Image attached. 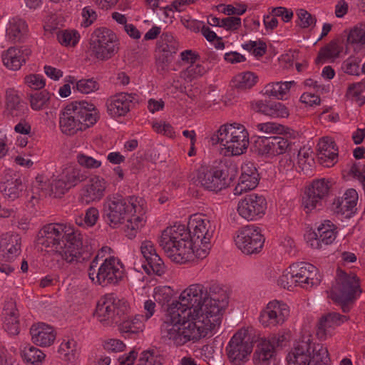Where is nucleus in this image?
I'll return each mask as SVG.
<instances>
[{
	"label": "nucleus",
	"instance_id": "nucleus-35",
	"mask_svg": "<svg viewBox=\"0 0 365 365\" xmlns=\"http://www.w3.org/2000/svg\"><path fill=\"white\" fill-rule=\"evenodd\" d=\"M340 53L341 48L338 45L337 41L333 40L320 49L315 59V63L319 64L326 59L337 58Z\"/></svg>",
	"mask_w": 365,
	"mask_h": 365
},
{
	"label": "nucleus",
	"instance_id": "nucleus-56",
	"mask_svg": "<svg viewBox=\"0 0 365 365\" xmlns=\"http://www.w3.org/2000/svg\"><path fill=\"white\" fill-rule=\"evenodd\" d=\"M25 83L31 88L38 90L45 86V81L42 76L31 74L25 77Z\"/></svg>",
	"mask_w": 365,
	"mask_h": 365
},
{
	"label": "nucleus",
	"instance_id": "nucleus-61",
	"mask_svg": "<svg viewBox=\"0 0 365 365\" xmlns=\"http://www.w3.org/2000/svg\"><path fill=\"white\" fill-rule=\"evenodd\" d=\"M153 128L157 133L163 134L170 138L173 137L175 133L172 125L165 122H163V124L158 122L154 123Z\"/></svg>",
	"mask_w": 365,
	"mask_h": 365
},
{
	"label": "nucleus",
	"instance_id": "nucleus-58",
	"mask_svg": "<svg viewBox=\"0 0 365 365\" xmlns=\"http://www.w3.org/2000/svg\"><path fill=\"white\" fill-rule=\"evenodd\" d=\"M76 342L73 340H68L66 342H63L59 348L58 351L64 354L67 356V360L71 361L75 358V347Z\"/></svg>",
	"mask_w": 365,
	"mask_h": 365
},
{
	"label": "nucleus",
	"instance_id": "nucleus-62",
	"mask_svg": "<svg viewBox=\"0 0 365 365\" xmlns=\"http://www.w3.org/2000/svg\"><path fill=\"white\" fill-rule=\"evenodd\" d=\"M334 205H336L335 212L337 213H341V215L345 214L346 212H350L352 213L354 209H356V207H351L349 202L342 197L338 198L336 201H334Z\"/></svg>",
	"mask_w": 365,
	"mask_h": 365
},
{
	"label": "nucleus",
	"instance_id": "nucleus-22",
	"mask_svg": "<svg viewBox=\"0 0 365 365\" xmlns=\"http://www.w3.org/2000/svg\"><path fill=\"white\" fill-rule=\"evenodd\" d=\"M252 109L272 118H287L289 115L288 108L280 102L257 101L251 103Z\"/></svg>",
	"mask_w": 365,
	"mask_h": 365
},
{
	"label": "nucleus",
	"instance_id": "nucleus-53",
	"mask_svg": "<svg viewBox=\"0 0 365 365\" xmlns=\"http://www.w3.org/2000/svg\"><path fill=\"white\" fill-rule=\"evenodd\" d=\"M159 56L157 58V66L158 70L165 71L168 66L173 61L174 54L176 53H170L165 48H157Z\"/></svg>",
	"mask_w": 365,
	"mask_h": 365
},
{
	"label": "nucleus",
	"instance_id": "nucleus-64",
	"mask_svg": "<svg viewBox=\"0 0 365 365\" xmlns=\"http://www.w3.org/2000/svg\"><path fill=\"white\" fill-rule=\"evenodd\" d=\"M125 345L119 339H110L104 344V349L113 352H119L124 350Z\"/></svg>",
	"mask_w": 365,
	"mask_h": 365
},
{
	"label": "nucleus",
	"instance_id": "nucleus-21",
	"mask_svg": "<svg viewBox=\"0 0 365 365\" xmlns=\"http://www.w3.org/2000/svg\"><path fill=\"white\" fill-rule=\"evenodd\" d=\"M329 192V187L324 179L313 182L312 186L304 192L302 198V206L305 212L309 213L317 207L320 200L325 197Z\"/></svg>",
	"mask_w": 365,
	"mask_h": 365
},
{
	"label": "nucleus",
	"instance_id": "nucleus-32",
	"mask_svg": "<svg viewBox=\"0 0 365 365\" xmlns=\"http://www.w3.org/2000/svg\"><path fill=\"white\" fill-rule=\"evenodd\" d=\"M274 345L269 341H263L259 343L254 353L255 364L260 365H270L274 356Z\"/></svg>",
	"mask_w": 365,
	"mask_h": 365
},
{
	"label": "nucleus",
	"instance_id": "nucleus-60",
	"mask_svg": "<svg viewBox=\"0 0 365 365\" xmlns=\"http://www.w3.org/2000/svg\"><path fill=\"white\" fill-rule=\"evenodd\" d=\"M270 14L276 17H282L284 22L290 21L294 16V13L291 9L282 6L272 8Z\"/></svg>",
	"mask_w": 365,
	"mask_h": 365
},
{
	"label": "nucleus",
	"instance_id": "nucleus-52",
	"mask_svg": "<svg viewBox=\"0 0 365 365\" xmlns=\"http://www.w3.org/2000/svg\"><path fill=\"white\" fill-rule=\"evenodd\" d=\"M173 294V290L170 287H160L155 289L154 299L159 304L164 305L171 300Z\"/></svg>",
	"mask_w": 365,
	"mask_h": 365
},
{
	"label": "nucleus",
	"instance_id": "nucleus-12",
	"mask_svg": "<svg viewBox=\"0 0 365 365\" xmlns=\"http://www.w3.org/2000/svg\"><path fill=\"white\" fill-rule=\"evenodd\" d=\"M136 198L130 197L129 200L122 196L107 199L104 202L103 215L113 227L123 224L132 212H135Z\"/></svg>",
	"mask_w": 365,
	"mask_h": 365
},
{
	"label": "nucleus",
	"instance_id": "nucleus-44",
	"mask_svg": "<svg viewBox=\"0 0 365 365\" xmlns=\"http://www.w3.org/2000/svg\"><path fill=\"white\" fill-rule=\"evenodd\" d=\"M163 357L156 354L155 350H146L141 353L138 365H162Z\"/></svg>",
	"mask_w": 365,
	"mask_h": 365
},
{
	"label": "nucleus",
	"instance_id": "nucleus-10",
	"mask_svg": "<svg viewBox=\"0 0 365 365\" xmlns=\"http://www.w3.org/2000/svg\"><path fill=\"white\" fill-rule=\"evenodd\" d=\"M99 255L100 253L91 262L88 271L89 278L102 287L117 284L123 277V272L115 266V258H107L99 266Z\"/></svg>",
	"mask_w": 365,
	"mask_h": 365
},
{
	"label": "nucleus",
	"instance_id": "nucleus-37",
	"mask_svg": "<svg viewBox=\"0 0 365 365\" xmlns=\"http://www.w3.org/2000/svg\"><path fill=\"white\" fill-rule=\"evenodd\" d=\"M60 175L70 188L86 180V176L80 170L73 167L65 168Z\"/></svg>",
	"mask_w": 365,
	"mask_h": 365
},
{
	"label": "nucleus",
	"instance_id": "nucleus-31",
	"mask_svg": "<svg viewBox=\"0 0 365 365\" xmlns=\"http://www.w3.org/2000/svg\"><path fill=\"white\" fill-rule=\"evenodd\" d=\"M346 319L345 316H342L338 313H329L327 315L322 316L319 319L317 325V335L320 339H325L329 332V329L335 325H339V322L341 319Z\"/></svg>",
	"mask_w": 365,
	"mask_h": 365
},
{
	"label": "nucleus",
	"instance_id": "nucleus-2",
	"mask_svg": "<svg viewBox=\"0 0 365 365\" xmlns=\"http://www.w3.org/2000/svg\"><path fill=\"white\" fill-rule=\"evenodd\" d=\"M36 244L41 251L58 255L68 263L81 262L88 257L83 245V235L63 224L44 225L37 234Z\"/></svg>",
	"mask_w": 365,
	"mask_h": 365
},
{
	"label": "nucleus",
	"instance_id": "nucleus-1",
	"mask_svg": "<svg viewBox=\"0 0 365 365\" xmlns=\"http://www.w3.org/2000/svg\"><path fill=\"white\" fill-rule=\"evenodd\" d=\"M217 300L208 299L205 285H190L180 294L179 301L168 305L166 319L160 328L162 336L177 346L206 337L221 324L222 305L217 304Z\"/></svg>",
	"mask_w": 365,
	"mask_h": 365
},
{
	"label": "nucleus",
	"instance_id": "nucleus-55",
	"mask_svg": "<svg viewBox=\"0 0 365 365\" xmlns=\"http://www.w3.org/2000/svg\"><path fill=\"white\" fill-rule=\"evenodd\" d=\"M241 19L237 16H228L221 19V27L227 31H236L241 26Z\"/></svg>",
	"mask_w": 365,
	"mask_h": 365
},
{
	"label": "nucleus",
	"instance_id": "nucleus-11",
	"mask_svg": "<svg viewBox=\"0 0 365 365\" xmlns=\"http://www.w3.org/2000/svg\"><path fill=\"white\" fill-rule=\"evenodd\" d=\"M254 342V337L247 329H240L233 335L226 347L232 365H242L248 360Z\"/></svg>",
	"mask_w": 365,
	"mask_h": 365
},
{
	"label": "nucleus",
	"instance_id": "nucleus-63",
	"mask_svg": "<svg viewBox=\"0 0 365 365\" xmlns=\"http://www.w3.org/2000/svg\"><path fill=\"white\" fill-rule=\"evenodd\" d=\"M82 16L84 19L83 25L88 27L91 25L97 18V14L94 10L88 6L83 8L82 11Z\"/></svg>",
	"mask_w": 365,
	"mask_h": 365
},
{
	"label": "nucleus",
	"instance_id": "nucleus-46",
	"mask_svg": "<svg viewBox=\"0 0 365 365\" xmlns=\"http://www.w3.org/2000/svg\"><path fill=\"white\" fill-rule=\"evenodd\" d=\"M50 99V94L46 90L36 91L30 95L31 106L34 110H41Z\"/></svg>",
	"mask_w": 365,
	"mask_h": 365
},
{
	"label": "nucleus",
	"instance_id": "nucleus-23",
	"mask_svg": "<svg viewBox=\"0 0 365 365\" xmlns=\"http://www.w3.org/2000/svg\"><path fill=\"white\" fill-rule=\"evenodd\" d=\"M135 93H120L111 98L108 104V112L113 117L125 115L130 110V105L136 97Z\"/></svg>",
	"mask_w": 365,
	"mask_h": 365
},
{
	"label": "nucleus",
	"instance_id": "nucleus-41",
	"mask_svg": "<svg viewBox=\"0 0 365 365\" xmlns=\"http://www.w3.org/2000/svg\"><path fill=\"white\" fill-rule=\"evenodd\" d=\"M207 72V69L200 63L190 65L185 70L180 72V77L187 81L202 76Z\"/></svg>",
	"mask_w": 365,
	"mask_h": 365
},
{
	"label": "nucleus",
	"instance_id": "nucleus-14",
	"mask_svg": "<svg viewBox=\"0 0 365 365\" xmlns=\"http://www.w3.org/2000/svg\"><path fill=\"white\" fill-rule=\"evenodd\" d=\"M359 288V279L355 274L341 270L336 284L331 287L330 297L334 302H353L357 291L361 292Z\"/></svg>",
	"mask_w": 365,
	"mask_h": 365
},
{
	"label": "nucleus",
	"instance_id": "nucleus-4",
	"mask_svg": "<svg viewBox=\"0 0 365 365\" xmlns=\"http://www.w3.org/2000/svg\"><path fill=\"white\" fill-rule=\"evenodd\" d=\"M237 174L235 165L220 161L211 165L200 166L197 170V178L203 188L217 192L230 186Z\"/></svg>",
	"mask_w": 365,
	"mask_h": 365
},
{
	"label": "nucleus",
	"instance_id": "nucleus-28",
	"mask_svg": "<svg viewBox=\"0 0 365 365\" xmlns=\"http://www.w3.org/2000/svg\"><path fill=\"white\" fill-rule=\"evenodd\" d=\"M24 189L21 179L16 175L14 176L5 175L4 181L0 183V190L3 195L14 200L18 198Z\"/></svg>",
	"mask_w": 365,
	"mask_h": 365
},
{
	"label": "nucleus",
	"instance_id": "nucleus-27",
	"mask_svg": "<svg viewBox=\"0 0 365 365\" xmlns=\"http://www.w3.org/2000/svg\"><path fill=\"white\" fill-rule=\"evenodd\" d=\"M30 334L33 342L40 346H50L56 339L53 328L44 323L33 325Z\"/></svg>",
	"mask_w": 365,
	"mask_h": 365
},
{
	"label": "nucleus",
	"instance_id": "nucleus-49",
	"mask_svg": "<svg viewBox=\"0 0 365 365\" xmlns=\"http://www.w3.org/2000/svg\"><path fill=\"white\" fill-rule=\"evenodd\" d=\"M347 42L351 44H365V24L360 27L355 26L352 29L347 36Z\"/></svg>",
	"mask_w": 365,
	"mask_h": 365
},
{
	"label": "nucleus",
	"instance_id": "nucleus-40",
	"mask_svg": "<svg viewBox=\"0 0 365 365\" xmlns=\"http://www.w3.org/2000/svg\"><path fill=\"white\" fill-rule=\"evenodd\" d=\"M297 20L296 24L302 29L311 28L312 29L317 23V18L304 9H299L296 11Z\"/></svg>",
	"mask_w": 365,
	"mask_h": 365
},
{
	"label": "nucleus",
	"instance_id": "nucleus-7",
	"mask_svg": "<svg viewBox=\"0 0 365 365\" xmlns=\"http://www.w3.org/2000/svg\"><path fill=\"white\" fill-rule=\"evenodd\" d=\"M289 365H329L328 350L309 339L298 341L287 356Z\"/></svg>",
	"mask_w": 365,
	"mask_h": 365
},
{
	"label": "nucleus",
	"instance_id": "nucleus-34",
	"mask_svg": "<svg viewBox=\"0 0 365 365\" xmlns=\"http://www.w3.org/2000/svg\"><path fill=\"white\" fill-rule=\"evenodd\" d=\"M257 76L250 71L235 76L231 81V86L237 91H243L252 88L257 83Z\"/></svg>",
	"mask_w": 365,
	"mask_h": 365
},
{
	"label": "nucleus",
	"instance_id": "nucleus-39",
	"mask_svg": "<svg viewBox=\"0 0 365 365\" xmlns=\"http://www.w3.org/2000/svg\"><path fill=\"white\" fill-rule=\"evenodd\" d=\"M145 261L147 264H143V267L148 273L152 272L160 276L165 272V266L164 262L157 253H153L152 257H149Z\"/></svg>",
	"mask_w": 365,
	"mask_h": 365
},
{
	"label": "nucleus",
	"instance_id": "nucleus-8",
	"mask_svg": "<svg viewBox=\"0 0 365 365\" xmlns=\"http://www.w3.org/2000/svg\"><path fill=\"white\" fill-rule=\"evenodd\" d=\"M210 141L213 145L220 143L232 155H239L247 148L248 133L242 125L225 124L211 136Z\"/></svg>",
	"mask_w": 365,
	"mask_h": 365
},
{
	"label": "nucleus",
	"instance_id": "nucleus-45",
	"mask_svg": "<svg viewBox=\"0 0 365 365\" xmlns=\"http://www.w3.org/2000/svg\"><path fill=\"white\" fill-rule=\"evenodd\" d=\"M255 148L258 155H273L271 136H259L255 141Z\"/></svg>",
	"mask_w": 365,
	"mask_h": 365
},
{
	"label": "nucleus",
	"instance_id": "nucleus-17",
	"mask_svg": "<svg viewBox=\"0 0 365 365\" xmlns=\"http://www.w3.org/2000/svg\"><path fill=\"white\" fill-rule=\"evenodd\" d=\"M289 314V309L286 304L270 302L261 312L259 320L264 327L277 326L284 323Z\"/></svg>",
	"mask_w": 365,
	"mask_h": 365
},
{
	"label": "nucleus",
	"instance_id": "nucleus-26",
	"mask_svg": "<svg viewBox=\"0 0 365 365\" xmlns=\"http://www.w3.org/2000/svg\"><path fill=\"white\" fill-rule=\"evenodd\" d=\"M318 159L321 164L326 167L333 166L334 160L338 156V148L336 143L328 137L323 138L317 145Z\"/></svg>",
	"mask_w": 365,
	"mask_h": 365
},
{
	"label": "nucleus",
	"instance_id": "nucleus-47",
	"mask_svg": "<svg viewBox=\"0 0 365 365\" xmlns=\"http://www.w3.org/2000/svg\"><path fill=\"white\" fill-rule=\"evenodd\" d=\"M361 59L356 56H350L341 65V69L349 75L359 76L360 73Z\"/></svg>",
	"mask_w": 365,
	"mask_h": 365
},
{
	"label": "nucleus",
	"instance_id": "nucleus-54",
	"mask_svg": "<svg viewBox=\"0 0 365 365\" xmlns=\"http://www.w3.org/2000/svg\"><path fill=\"white\" fill-rule=\"evenodd\" d=\"M294 273L291 270L290 266L289 270L280 278L279 283L284 288L290 290L294 287L299 286V282Z\"/></svg>",
	"mask_w": 365,
	"mask_h": 365
},
{
	"label": "nucleus",
	"instance_id": "nucleus-43",
	"mask_svg": "<svg viewBox=\"0 0 365 365\" xmlns=\"http://www.w3.org/2000/svg\"><path fill=\"white\" fill-rule=\"evenodd\" d=\"M80 35L76 30H64L58 31L57 38L64 46H75L79 41Z\"/></svg>",
	"mask_w": 365,
	"mask_h": 365
},
{
	"label": "nucleus",
	"instance_id": "nucleus-6",
	"mask_svg": "<svg viewBox=\"0 0 365 365\" xmlns=\"http://www.w3.org/2000/svg\"><path fill=\"white\" fill-rule=\"evenodd\" d=\"M192 240H189L187 247L190 252L187 259L175 261L177 263H185L191 260L193 255L198 259H204L210 250V240L213 237L215 225L207 218L201 215H195L190 222Z\"/></svg>",
	"mask_w": 365,
	"mask_h": 365
},
{
	"label": "nucleus",
	"instance_id": "nucleus-38",
	"mask_svg": "<svg viewBox=\"0 0 365 365\" xmlns=\"http://www.w3.org/2000/svg\"><path fill=\"white\" fill-rule=\"evenodd\" d=\"M259 175H240L239 182L235 188V194L240 195L255 188L259 183Z\"/></svg>",
	"mask_w": 365,
	"mask_h": 365
},
{
	"label": "nucleus",
	"instance_id": "nucleus-24",
	"mask_svg": "<svg viewBox=\"0 0 365 365\" xmlns=\"http://www.w3.org/2000/svg\"><path fill=\"white\" fill-rule=\"evenodd\" d=\"M19 311L16 302L11 299L4 304L2 312L3 326L10 334L16 335L19 333Z\"/></svg>",
	"mask_w": 365,
	"mask_h": 365
},
{
	"label": "nucleus",
	"instance_id": "nucleus-25",
	"mask_svg": "<svg viewBox=\"0 0 365 365\" xmlns=\"http://www.w3.org/2000/svg\"><path fill=\"white\" fill-rule=\"evenodd\" d=\"M31 53V51L28 48L10 47L6 53H3L2 60L7 68L17 71L26 62Z\"/></svg>",
	"mask_w": 365,
	"mask_h": 365
},
{
	"label": "nucleus",
	"instance_id": "nucleus-30",
	"mask_svg": "<svg viewBox=\"0 0 365 365\" xmlns=\"http://www.w3.org/2000/svg\"><path fill=\"white\" fill-rule=\"evenodd\" d=\"M0 252L8 259H13L21 252V239L18 235H5L0 240Z\"/></svg>",
	"mask_w": 365,
	"mask_h": 365
},
{
	"label": "nucleus",
	"instance_id": "nucleus-51",
	"mask_svg": "<svg viewBox=\"0 0 365 365\" xmlns=\"http://www.w3.org/2000/svg\"><path fill=\"white\" fill-rule=\"evenodd\" d=\"M257 127L259 130L266 133H289V131L291 130L290 128H285L282 125L270 122L259 123Z\"/></svg>",
	"mask_w": 365,
	"mask_h": 365
},
{
	"label": "nucleus",
	"instance_id": "nucleus-16",
	"mask_svg": "<svg viewBox=\"0 0 365 365\" xmlns=\"http://www.w3.org/2000/svg\"><path fill=\"white\" fill-rule=\"evenodd\" d=\"M267 209V201L262 195L254 193L246 195L237 205L239 215L247 220L262 217Z\"/></svg>",
	"mask_w": 365,
	"mask_h": 365
},
{
	"label": "nucleus",
	"instance_id": "nucleus-48",
	"mask_svg": "<svg viewBox=\"0 0 365 365\" xmlns=\"http://www.w3.org/2000/svg\"><path fill=\"white\" fill-rule=\"evenodd\" d=\"M73 88L75 89V87ZM76 88L82 93L88 94L98 91L99 84L93 78L81 79L76 82Z\"/></svg>",
	"mask_w": 365,
	"mask_h": 365
},
{
	"label": "nucleus",
	"instance_id": "nucleus-59",
	"mask_svg": "<svg viewBox=\"0 0 365 365\" xmlns=\"http://www.w3.org/2000/svg\"><path fill=\"white\" fill-rule=\"evenodd\" d=\"M207 289L208 299H211L212 297L218 298L219 301H217V304H219L220 302L223 303L225 300L227 299L225 292L219 285L213 284L210 286L209 288H207Z\"/></svg>",
	"mask_w": 365,
	"mask_h": 365
},
{
	"label": "nucleus",
	"instance_id": "nucleus-9",
	"mask_svg": "<svg viewBox=\"0 0 365 365\" xmlns=\"http://www.w3.org/2000/svg\"><path fill=\"white\" fill-rule=\"evenodd\" d=\"M89 44L91 55L101 61L111 58L119 49L116 35L104 27L96 29L91 34Z\"/></svg>",
	"mask_w": 365,
	"mask_h": 365
},
{
	"label": "nucleus",
	"instance_id": "nucleus-15",
	"mask_svg": "<svg viewBox=\"0 0 365 365\" xmlns=\"http://www.w3.org/2000/svg\"><path fill=\"white\" fill-rule=\"evenodd\" d=\"M237 247L246 255L259 253L264 242V237L261 234L259 227L247 225L237 231L235 237Z\"/></svg>",
	"mask_w": 365,
	"mask_h": 365
},
{
	"label": "nucleus",
	"instance_id": "nucleus-3",
	"mask_svg": "<svg viewBox=\"0 0 365 365\" xmlns=\"http://www.w3.org/2000/svg\"><path fill=\"white\" fill-rule=\"evenodd\" d=\"M99 118V112L93 103L76 101L68 104L61 113L60 128L63 133L73 135L93 126Z\"/></svg>",
	"mask_w": 365,
	"mask_h": 365
},
{
	"label": "nucleus",
	"instance_id": "nucleus-29",
	"mask_svg": "<svg viewBox=\"0 0 365 365\" xmlns=\"http://www.w3.org/2000/svg\"><path fill=\"white\" fill-rule=\"evenodd\" d=\"M26 104L14 90L6 91V110L11 117H20L24 114Z\"/></svg>",
	"mask_w": 365,
	"mask_h": 365
},
{
	"label": "nucleus",
	"instance_id": "nucleus-57",
	"mask_svg": "<svg viewBox=\"0 0 365 365\" xmlns=\"http://www.w3.org/2000/svg\"><path fill=\"white\" fill-rule=\"evenodd\" d=\"M78 163L87 168H97L101 165V161H98L92 157L84 154H78L76 157Z\"/></svg>",
	"mask_w": 365,
	"mask_h": 365
},
{
	"label": "nucleus",
	"instance_id": "nucleus-18",
	"mask_svg": "<svg viewBox=\"0 0 365 365\" xmlns=\"http://www.w3.org/2000/svg\"><path fill=\"white\" fill-rule=\"evenodd\" d=\"M106 181L95 175L89 178L81 190L80 201L86 205L100 201L105 195Z\"/></svg>",
	"mask_w": 365,
	"mask_h": 365
},
{
	"label": "nucleus",
	"instance_id": "nucleus-19",
	"mask_svg": "<svg viewBox=\"0 0 365 365\" xmlns=\"http://www.w3.org/2000/svg\"><path fill=\"white\" fill-rule=\"evenodd\" d=\"M334 225L328 223L322 224L318 227L317 231H309L305 235V239L314 249H321L322 245H331L336 239V232L333 228Z\"/></svg>",
	"mask_w": 365,
	"mask_h": 365
},
{
	"label": "nucleus",
	"instance_id": "nucleus-20",
	"mask_svg": "<svg viewBox=\"0 0 365 365\" xmlns=\"http://www.w3.org/2000/svg\"><path fill=\"white\" fill-rule=\"evenodd\" d=\"M291 270L295 272L301 287L308 289L320 283L318 269L310 263L302 262L292 264Z\"/></svg>",
	"mask_w": 365,
	"mask_h": 365
},
{
	"label": "nucleus",
	"instance_id": "nucleus-33",
	"mask_svg": "<svg viewBox=\"0 0 365 365\" xmlns=\"http://www.w3.org/2000/svg\"><path fill=\"white\" fill-rule=\"evenodd\" d=\"M26 30L27 25L24 20L14 18L9 22L6 36L9 40L13 43L21 42L24 38Z\"/></svg>",
	"mask_w": 365,
	"mask_h": 365
},
{
	"label": "nucleus",
	"instance_id": "nucleus-36",
	"mask_svg": "<svg viewBox=\"0 0 365 365\" xmlns=\"http://www.w3.org/2000/svg\"><path fill=\"white\" fill-rule=\"evenodd\" d=\"M21 356L27 364L40 365L45 359L46 355L40 349L31 346L24 347L21 351Z\"/></svg>",
	"mask_w": 365,
	"mask_h": 365
},
{
	"label": "nucleus",
	"instance_id": "nucleus-13",
	"mask_svg": "<svg viewBox=\"0 0 365 365\" xmlns=\"http://www.w3.org/2000/svg\"><path fill=\"white\" fill-rule=\"evenodd\" d=\"M128 309L126 302L109 294L98 301L94 314L101 322L118 324L124 319V315H127Z\"/></svg>",
	"mask_w": 365,
	"mask_h": 365
},
{
	"label": "nucleus",
	"instance_id": "nucleus-42",
	"mask_svg": "<svg viewBox=\"0 0 365 365\" xmlns=\"http://www.w3.org/2000/svg\"><path fill=\"white\" fill-rule=\"evenodd\" d=\"M271 143L273 155L284 154L291 150L292 143L282 136H271Z\"/></svg>",
	"mask_w": 365,
	"mask_h": 365
},
{
	"label": "nucleus",
	"instance_id": "nucleus-50",
	"mask_svg": "<svg viewBox=\"0 0 365 365\" xmlns=\"http://www.w3.org/2000/svg\"><path fill=\"white\" fill-rule=\"evenodd\" d=\"M70 189L64 180L59 175L58 179L53 180L50 184V195L54 197H61Z\"/></svg>",
	"mask_w": 365,
	"mask_h": 365
},
{
	"label": "nucleus",
	"instance_id": "nucleus-5",
	"mask_svg": "<svg viewBox=\"0 0 365 365\" xmlns=\"http://www.w3.org/2000/svg\"><path fill=\"white\" fill-rule=\"evenodd\" d=\"M195 215L188 221L187 227L184 225L167 227L162 232L159 245L172 261H182L187 259L190 247H187L189 240H192L190 222Z\"/></svg>",
	"mask_w": 365,
	"mask_h": 365
}]
</instances>
